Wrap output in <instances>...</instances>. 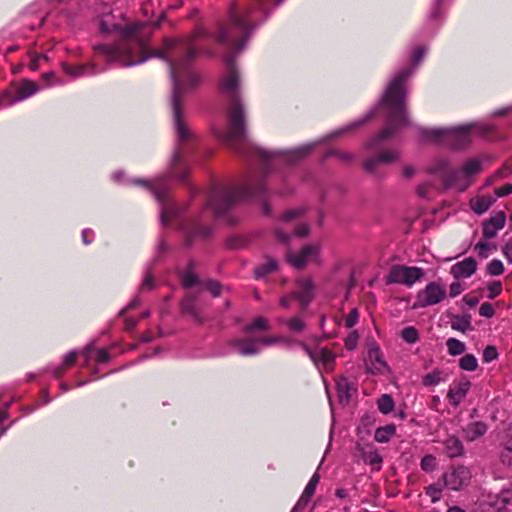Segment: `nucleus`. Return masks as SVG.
I'll use <instances>...</instances> for the list:
<instances>
[{
	"label": "nucleus",
	"instance_id": "obj_62",
	"mask_svg": "<svg viewBox=\"0 0 512 512\" xmlns=\"http://www.w3.org/2000/svg\"><path fill=\"white\" fill-rule=\"evenodd\" d=\"M358 317H359V314H358L357 309L351 310L345 319L346 327L352 328L357 323Z\"/></svg>",
	"mask_w": 512,
	"mask_h": 512
},
{
	"label": "nucleus",
	"instance_id": "obj_63",
	"mask_svg": "<svg viewBox=\"0 0 512 512\" xmlns=\"http://www.w3.org/2000/svg\"><path fill=\"white\" fill-rule=\"evenodd\" d=\"M154 288V278H153V275L150 273V272H147L144 279H143V282H142V285H141V289L142 290H151Z\"/></svg>",
	"mask_w": 512,
	"mask_h": 512
},
{
	"label": "nucleus",
	"instance_id": "obj_5",
	"mask_svg": "<svg viewBox=\"0 0 512 512\" xmlns=\"http://www.w3.org/2000/svg\"><path fill=\"white\" fill-rule=\"evenodd\" d=\"M430 174L437 175L443 182L445 189L451 188L456 185L461 175L471 177L482 171L481 162L478 159L472 158L467 160L461 170L452 168L447 160H439L428 169Z\"/></svg>",
	"mask_w": 512,
	"mask_h": 512
},
{
	"label": "nucleus",
	"instance_id": "obj_10",
	"mask_svg": "<svg viewBox=\"0 0 512 512\" xmlns=\"http://www.w3.org/2000/svg\"><path fill=\"white\" fill-rule=\"evenodd\" d=\"M447 296L446 287L441 282L428 283L416 295L414 307L425 308L442 302Z\"/></svg>",
	"mask_w": 512,
	"mask_h": 512
},
{
	"label": "nucleus",
	"instance_id": "obj_47",
	"mask_svg": "<svg viewBox=\"0 0 512 512\" xmlns=\"http://www.w3.org/2000/svg\"><path fill=\"white\" fill-rule=\"evenodd\" d=\"M133 183L140 185L144 189L149 190L150 192H161L160 191V184L159 180H142V179H135L133 180Z\"/></svg>",
	"mask_w": 512,
	"mask_h": 512
},
{
	"label": "nucleus",
	"instance_id": "obj_52",
	"mask_svg": "<svg viewBox=\"0 0 512 512\" xmlns=\"http://www.w3.org/2000/svg\"><path fill=\"white\" fill-rule=\"evenodd\" d=\"M201 82V76L199 73L190 71L184 81V84L190 88L197 87Z\"/></svg>",
	"mask_w": 512,
	"mask_h": 512
},
{
	"label": "nucleus",
	"instance_id": "obj_59",
	"mask_svg": "<svg viewBox=\"0 0 512 512\" xmlns=\"http://www.w3.org/2000/svg\"><path fill=\"white\" fill-rule=\"evenodd\" d=\"M479 314L483 317L491 318L495 314L493 305L488 302L481 304L479 308Z\"/></svg>",
	"mask_w": 512,
	"mask_h": 512
},
{
	"label": "nucleus",
	"instance_id": "obj_19",
	"mask_svg": "<svg viewBox=\"0 0 512 512\" xmlns=\"http://www.w3.org/2000/svg\"><path fill=\"white\" fill-rule=\"evenodd\" d=\"M398 159V152L395 150H384L380 152L376 157L366 159L363 162V168L369 173H373L377 166L381 163H392Z\"/></svg>",
	"mask_w": 512,
	"mask_h": 512
},
{
	"label": "nucleus",
	"instance_id": "obj_50",
	"mask_svg": "<svg viewBox=\"0 0 512 512\" xmlns=\"http://www.w3.org/2000/svg\"><path fill=\"white\" fill-rule=\"evenodd\" d=\"M498 358V351L495 346L489 345L487 346L482 355V360L485 363L492 362Z\"/></svg>",
	"mask_w": 512,
	"mask_h": 512
},
{
	"label": "nucleus",
	"instance_id": "obj_39",
	"mask_svg": "<svg viewBox=\"0 0 512 512\" xmlns=\"http://www.w3.org/2000/svg\"><path fill=\"white\" fill-rule=\"evenodd\" d=\"M448 353L452 356L461 355L465 352V344L456 338H449L446 342Z\"/></svg>",
	"mask_w": 512,
	"mask_h": 512
},
{
	"label": "nucleus",
	"instance_id": "obj_20",
	"mask_svg": "<svg viewBox=\"0 0 512 512\" xmlns=\"http://www.w3.org/2000/svg\"><path fill=\"white\" fill-rule=\"evenodd\" d=\"M476 269H477V261L472 257H468L462 261L455 263L451 267L450 272L453 275V277L456 279L468 278L476 272Z\"/></svg>",
	"mask_w": 512,
	"mask_h": 512
},
{
	"label": "nucleus",
	"instance_id": "obj_41",
	"mask_svg": "<svg viewBox=\"0 0 512 512\" xmlns=\"http://www.w3.org/2000/svg\"><path fill=\"white\" fill-rule=\"evenodd\" d=\"M473 125L472 134L477 135L484 139H491V136L495 132V127L493 125Z\"/></svg>",
	"mask_w": 512,
	"mask_h": 512
},
{
	"label": "nucleus",
	"instance_id": "obj_54",
	"mask_svg": "<svg viewBox=\"0 0 512 512\" xmlns=\"http://www.w3.org/2000/svg\"><path fill=\"white\" fill-rule=\"evenodd\" d=\"M487 290L489 291L488 297L490 299H494L495 297H497L498 295L501 294V292H502V283L500 281L490 282L487 285Z\"/></svg>",
	"mask_w": 512,
	"mask_h": 512
},
{
	"label": "nucleus",
	"instance_id": "obj_22",
	"mask_svg": "<svg viewBox=\"0 0 512 512\" xmlns=\"http://www.w3.org/2000/svg\"><path fill=\"white\" fill-rule=\"evenodd\" d=\"M487 503L495 512H512V493L503 491L499 495L489 496Z\"/></svg>",
	"mask_w": 512,
	"mask_h": 512
},
{
	"label": "nucleus",
	"instance_id": "obj_25",
	"mask_svg": "<svg viewBox=\"0 0 512 512\" xmlns=\"http://www.w3.org/2000/svg\"><path fill=\"white\" fill-rule=\"evenodd\" d=\"M495 198L487 194H476L470 199V207L477 214H483L495 202Z\"/></svg>",
	"mask_w": 512,
	"mask_h": 512
},
{
	"label": "nucleus",
	"instance_id": "obj_51",
	"mask_svg": "<svg viewBox=\"0 0 512 512\" xmlns=\"http://www.w3.org/2000/svg\"><path fill=\"white\" fill-rule=\"evenodd\" d=\"M441 487L437 484L429 485L426 488V494L431 498L433 503L437 502L441 498Z\"/></svg>",
	"mask_w": 512,
	"mask_h": 512
},
{
	"label": "nucleus",
	"instance_id": "obj_60",
	"mask_svg": "<svg viewBox=\"0 0 512 512\" xmlns=\"http://www.w3.org/2000/svg\"><path fill=\"white\" fill-rule=\"evenodd\" d=\"M211 234V228L208 226H200L196 228L190 235L189 239L196 238V237H207Z\"/></svg>",
	"mask_w": 512,
	"mask_h": 512
},
{
	"label": "nucleus",
	"instance_id": "obj_45",
	"mask_svg": "<svg viewBox=\"0 0 512 512\" xmlns=\"http://www.w3.org/2000/svg\"><path fill=\"white\" fill-rule=\"evenodd\" d=\"M401 338L409 343V344H413L415 342L418 341L419 339V334H418V331L416 330V328L412 327V326H409V327H405L402 331H401Z\"/></svg>",
	"mask_w": 512,
	"mask_h": 512
},
{
	"label": "nucleus",
	"instance_id": "obj_49",
	"mask_svg": "<svg viewBox=\"0 0 512 512\" xmlns=\"http://www.w3.org/2000/svg\"><path fill=\"white\" fill-rule=\"evenodd\" d=\"M470 326V320L466 317H458L452 322V328L461 332H465Z\"/></svg>",
	"mask_w": 512,
	"mask_h": 512
},
{
	"label": "nucleus",
	"instance_id": "obj_15",
	"mask_svg": "<svg viewBox=\"0 0 512 512\" xmlns=\"http://www.w3.org/2000/svg\"><path fill=\"white\" fill-rule=\"evenodd\" d=\"M306 351L319 370L331 372L335 365V354L328 348L309 349Z\"/></svg>",
	"mask_w": 512,
	"mask_h": 512
},
{
	"label": "nucleus",
	"instance_id": "obj_35",
	"mask_svg": "<svg viewBox=\"0 0 512 512\" xmlns=\"http://www.w3.org/2000/svg\"><path fill=\"white\" fill-rule=\"evenodd\" d=\"M87 67H93L92 64H77L72 65L66 62L61 63V68L67 75L72 77H79L84 74Z\"/></svg>",
	"mask_w": 512,
	"mask_h": 512
},
{
	"label": "nucleus",
	"instance_id": "obj_21",
	"mask_svg": "<svg viewBox=\"0 0 512 512\" xmlns=\"http://www.w3.org/2000/svg\"><path fill=\"white\" fill-rule=\"evenodd\" d=\"M231 346L242 356H252L260 352L256 338H237L231 341Z\"/></svg>",
	"mask_w": 512,
	"mask_h": 512
},
{
	"label": "nucleus",
	"instance_id": "obj_2",
	"mask_svg": "<svg viewBox=\"0 0 512 512\" xmlns=\"http://www.w3.org/2000/svg\"><path fill=\"white\" fill-rule=\"evenodd\" d=\"M226 73L219 77L218 92L230 101L226 110L227 130L213 129V134L225 145L240 151L246 135L244 108L240 102V79L234 56L224 57Z\"/></svg>",
	"mask_w": 512,
	"mask_h": 512
},
{
	"label": "nucleus",
	"instance_id": "obj_48",
	"mask_svg": "<svg viewBox=\"0 0 512 512\" xmlns=\"http://www.w3.org/2000/svg\"><path fill=\"white\" fill-rule=\"evenodd\" d=\"M486 271L489 275L498 276L504 272L503 263L498 259H493L487 265Z\"/></svg>",
	"mask_w": 512,
	"mask_h": 512
},
{
	"label": "nucleus",
	"instance_id": "obj_24",
	"mask_svg": "<svg viewBox=\"0 0 512 512\" xmlns=\"http://www.w3.org/2000/svg\"><path fill=\"white\" fill-rule=\"evenodd\" d=\"M157 201L162 205L161 218L163 222H168L172 217L180 213L177 205L169 202V194H155Z\"/></svg>",
	"mask_w": 512,
	"mask_h": 512
},
{
	"label": "nucleus",
	"instance_id": "obj_28",
	"mask_svg": "<svg viewBox=\"0 0 512 512\" xmlns=\"http://www.w3.org/2000/svg\"><path fill=\"white\" fill-rule=\"evenodd\" d=\"M181 308L184 313L190 315L196 322L201 323L203 321L201 314L196 305V298L193 296H187L181 302Z\"/></svg>",
	"mask_w": 512,
	"mask_h": 512
},
{
	"label": "nucleus",
	"instance_id": "obj_27",
	"mask_svg": "<svg viewBox=\"0 0 512 512\" xmlns=\"http://www.w3.org/2000/svg\"><path fill=\"white\" fill-rule=\"evenodd\" d=\"M486 431L487 425L484 422H473L464 429V437L468 441H475L477 438L483 436Z\"/></svg>",
	"mask_w": 512,
	"mask_h": 512
},
{
	"label": "nucleus",
	"instance_id": "obj_6",
	"mask_svg": "<svg viewBox=\"0 0 512 512\" xmlns=\"http://www.w3.org/2000/svg\"><path fill=\"white\" fill-rule=\"evenodd\" d=\"M117 25L118 24H116V26ZM113 30L121 35L115 29V25L113 26ZM120 38L121 42L118 44H98L93 47V50L96 54L103 55L108 62L117 61L125 66L142 63L143 61H140V50L135 52L127 46L128 43L134 42L137 44V42L135 40H124L122 36H120Z\"/></svg>",
	"mask_w": 512,
	"mask_h": 512
},
{
	"label": "nucleus",
	"instance_id": "obj_16",
	"mask_svg": "<svg viewBox=\"0 0 512 512\" xmlns=\"http://www.w3.org/2000/svg\"><path fill=\"white\" fill-rule=\"evenodd\" d=\"M443 478L445 486L451 490L457 491L469 483L471 473L468 468L464 466H458L444 474Z\"/></svg>",
	"mask_w": 512,
	"mask_h": 512
},
{
	"label": "nucleus",
	"instance_id": "obj_11",
	"mask_svg": "<svg viewBox=\"0 0 512 512\" xmlns=\"http://www.w3.org/2000/svg\"><path fill=\"white\" fill-rule=\"evenodd\" d=\"M319 244L305 245L299 252L287 251L286 259L288 263L296 269H303L309 261L320 263Z\"/></svg>",
	"mask_w": 512,
	"mask_h": 512
},
{
	"label": "nucleus",
	"instance_id": "obj_46",
	"mask_svg": "<svg viewBox=\"0 0 512 512\" xmlns=\"http://www.w3.org/2000/svg\"><path fill=\"white\" fill-rule=\"evenodd\" d=\"M326 156L327 157L334 156L339 161L346 163V164L351 163L354 159V155L352 153L347 152V151H342V150H331L326 154Z\"/></svg>",
	"mask_w": 512,
	"mask_h": 512
},
{
	"label": "nucleus",
	"instance_id": "obj_44",
	"mask_svg": "<svg viewBox=\"0 0 512 512\" xmlns=\"http://www.w3.org/2000/svg\"><path fill=\"white\" fill-rule=\"evenodd\" d=\"M283 323L287 325L290 331L295 333L302 332L306 327V323L300 317H292L291 319L283 320Z\"/></svg>",
	"mask_w": 512,
	"mask_h": 512
},
{
	"label": "nucleus",
	"instance_id": "obj_9",
	"mask_svg": "<svg viewBox=\"0 0 512 512\" xmlns=\"http://www.w3.org/2000/svg\"><path fill=\"white\" fill-rule=\"evenodd\" d=\"M423 276L424 270L422 268L394 265L386 276V283L402 284L411 287L415 282L421 280Z\"/></svg>",
	"mask_w": 512,
	"mask_h": 512
},
{
	"label": "nucleus",
	"instance_id": "obj_57",
	"mask_svg": "<svg viewBox=\"0 0 512 512\" xmlns=\"http://www.w3.org/2000/svg\"><path fill=\"white\" fill-rule=\"evenodd\" d=\"M311 498V495H307L305 492H303L291 512H298L304 510L308 503L310 502Z\"/></svg>",
	"mask_w": 512,
	"mask_h": 512
},
{
	"label": "nucleus",
	"instance_id": "obj_4",
	"mask_svg": "<svg viewBox=\"0 0 512 512\" xmlns=\"http://www.w3.org/2000/svg\"><path fill=\"white\" fill-rule=\"evenodd\" d=\"M411 75V68H403L387 84L380 99V106L387 112V123L381 131L367 140L365 143L366 150L378 149L382 142L392 138L399 128L409 125L406 102L407 84Z\"/></svg>",
	"mask_w": 512,
	"mask_h": 512
},
{
	"label": "nucleus",
	"instance_id": "obj_58",
	"mask_svg": "<svg viewBox=\"0 0 512 512\" xmlns=\"http://www.w3.org/2000/svg\"><path fill=\"white\" fill-rule=\"evenodd\" d=\"M421 468L424 471H432L436 466L435 457L432 455H426L421 460Z\"/></svg>",
	"mask_w": 512,
	"mask_h": 512
},
{
	"label": "nucleus",
	"instance_id": "obj_38",
	"mask_svg": "<svg viewBox=\"0 0 512 512\" xmlns=\"http://www.w3.org/2000/svg\"><path fill=\"white\" fill-rule=\"evenodd\" d=\"M474 249L480 258L485 259L490 255L492 251H495L497 247L495 244H491L484 239L482 241H479L475 245Z\"/></svg>",
	"mask_w": 512,
	"mask_h": 512
},
{
	"label": "nucleus",
	"instance_id": "obj_26",
	"mask_svg": "<svg viewBox=\"0 0 512 512\" xmlns=\"http://www.w3.org/2000/svg\"><path fill=\"white\" fill-rule=\"evenodd\" d=\"M82 354L86 361H89L93 357L97 364L107 363L111 359L110 353L107 349H94L91 346L86 347Z\"/></svg>",
	"mask_w": 512,
	"mask_h": 512
},
{
	"label": "nucleus",
	"instance_id": "obj_13",
	"mask_svg": "<svg viewBox=\"0 0 512 512\" xmlns=\"http://www.w3.org/2000/svg\"><path fill=\"white\" fill-rule=\"evenodd\" d=\"M237 194H210L207 207L212 210L217 218L225 217L236 203Z\"/></svg>",
	"mask_w": 512,
	"mask_h": 512
},
{
	"label": "nucleus",
	"instance_id": "obj_18",
	"mask_svg": "<svg viewBox=\"0 0 512 512\" xmlns=\"http://www.w3.org/2000/svg\"><path fill=\"white\" fill-rule=\"evenodd\" d=\"M293 297L297 299L302 308H306L314 298V283L310 278H300L296 281V290Z\"/></svg>",
	"mask_w": 512,
	"mask_h": 512
},
{
	"label": "nucleus",
	"instance_id": "obj_14",
	"mask_svg": "<svg viewBox=\"0 0 512 512\" xmlns=\"http://www.w3.org/2000/svg\"><path fill=\"white\" fill-rule=\"evenodd\" d=\"M365 366L367 372L371 374H384L390 371L388 364L384 360L381 349L376 344L369 346Z\"/></svg>",
	"mask_w": 512,
	"mask_h": 512
},
{
	"label": "nucleus",
	"instance_id": "obj_7",
	"mask_svg": "<svg viewBox=\"0 0 512 512\" xmlns=\"http://www.w3.org/2000/svg\"><path fill=\"white\" fill-rule=\"evenodd\" d=\"M38 89L37 83L30 79H22L20 82L12 81L0 92V107H9L25 100L34 95Z\"/></svg>",
	"mask_w": 512,
	"mask_h": 512
},
{
	"label": "nucleus",
	"instance_id": "obj_36",
	"mask_svg": "<svg viewBox=\"0 0 512 512\" xmlns=\"http://www.w3.org/2000/svg\"><path fill=\"white\" fill-rule=\"evenodd\" d=\"M426 53V48L422 45H418L413 48L410 55V66L408 68L414 69L421 63Z\"/></svg>",
	"mask_w": 512,
	"mask_h": 512
},
{
	"label": "nucleus",
	"instance_id": "obj_37",
	"mask_svg": "<svg viewBox=\"0 0 512 512\" xmlns=\"http://www.w3.org/2000/svg\"><path fill=\"white\" fill-rule=\"evenodd\" d=\"M378 409L383 414H389L393 411L395 403L389 394H383L377 401Z\"/></svg>",
	"mask_w": 512,
	"mask_h": 512
},
{
	"label": "nucleus",
	"instance_id": "obj_17",
	"mask_svg": "<svg viewBox=\"0 0 512 512\" xmlns=\"http://www.w3.org/2000/svg\"><path fill=\"white\" fill-rule=\"evenodd\" d=\"M506 223V215L503 211L492 214L482 223V236L485 240L493 239L502 230Z\"/></svg>",
	"mask_w": 512,
	"mask_h": 512
},
{
	"label": "nucleus",
	"instance_id": "obj_29",
	"mask_svg": "<svg viewBox=\"0 0 512 512\" xmlns=\"http://www.w3.org/2000/svg\"><path fill=\"white\" fill-rule=\"evenodd\" d=\"M362 460L369 465H377L376 470H380V465L383 461L382 456L374 448L365 449L359 448Z\"/></svg>",
	"mask_w": 512,
	"mask_h": 512
},
{
	"label": "nucleus",
	"instance_id": "obj_3",
	"mask_svg": "<svg viewBox=\"0 0 512 512\" xmlns=\"http://www.w3.org/2000/svg\"><path fill=\"white\" fill-rule=\"evenodd\" d=\"M284 0H247L246 6L239 10L232 2L229 8L230 22L219 26L216 41L220 44L241 50L249 33L265 21L274 8Z\"/></svg>",
	"mask_w": 512,
	"mask_h": 512
},
{
	"label": "nucleus",
	"instance_id": "obj_64",
	"mask_svg": "<svg viewBox=\"0 0 512 512\" xmlns=\"http://www.w3.org/2000/svg\"><path fill=\"white\" fill-rule=\"evenodd\" d=\"M502 253L507 261L512 264V238L503 246Z\"/></svg>",
	"mask_w": 512,
	"mask_h": 512
},
{
	"label": "nucleus",
	"instance_id": "obj_56",
	"mask_svg": "<svg viewBox=\"0 0 512 512\" xmlns=\"http://www.w3.org/2000/svg\"><path fill=\"white\" fill-rule=\"evenodd\" d=\"M305 212V209L304 208H296V209H291V210H288L287 212H285L282 216V220L284 222H289L293 219H296V218H299L300 216H302Z\"/></svg>",
	"mask_w": 512,
	"mask_h": 512
},
{
	"label": "nucleus",
	"instance_id": "obj_61",
	"mask_svg": "<svg viewBox=\"0 0 512 512\" xmlns=\"http://www.w3.org/2000/svg\"><path fill=\"white\" fill-rule=\"evenodd\" d=\"M182 283L185 288H191L198 283V279L193 273L187 272L183 275Z\"/></svg>",
	"mask_w": 512,
	"mask_h": 512
},
{
	"label": "nucleus",
	"instance_id": "obj_53",
	"mask_svg": "<svg viewBox=\"0 0 512 512\" xmlns=\"http://www.w3.org/2000/svg\"><path fill=\"white\" fill-rule=\"evenodd\" d=\"M319 481H320V476L316 472L310 478V480H309L308 484L306 485L303 492H305L307 495L313 496Z\"/></svg>",
	"mask_w": 512,
	"mask_h": 512
},
{
	"label": "nucleus",
	"instance_id": "obj_55",
	"mask_svg": "<svg viewBox=\"0 0 512 512\" xmlns=\"http://www.w3.org/2000/svg\"><path fill=\"white\" fill-rule=\"evenodd\" d=\"M41 79L47 84V85H56L61 84L62 79L55 73V72H46L41 75Z\"/></svg>",
	"mask_w": 512,
	"mask_h": 512
},
{
	"label": "nucleus",
	"instance_id": "obj_34",
	"mask_svg": "<svg viewBox=\"0 0 512 512\" xmlns=\"http://www.w3.org/2000/svg\"><path fill=\"white\" fill-rule=\"evenodd\" d=\"M395 432L396 426L394 424L379 427L375 431L374 439L379 443H386L395 435Z\"/></svg>",
	"mask_w": 512,
	"mask_h": 512
},
{
	"label": "nucleus",
	"instance_id": "obj_31",
	"mask_svg": "<svg viewBox=\"0 0 512 512\" xmlns=\"http://www.w3.org/2000/svg\"><path fill=\"white\" fill-rule=\"evenodd\" d=\"M337 391L340 400H349L352 395V391H355L353 383L346 377H340L336 383Z\"/></svg>",
	"mask_w": 512,
	"mask_h": 512
},
{
	"label": "nucleus",
	"instance_id": "obj_30",
	"mask_svg": "<svg viewBox=\"0 0 512 512\" xmlns=\"http://www.w3.org/2000/svg\"><path fill=\"white\" fill-rule=\"evenodd\" d=\"M421 134L426 140L446 146L447 129H424Z\"/></svg>",
	"mask_w": 512,
	"mask_h": 512
},
{
	"label": "nucleus",
	"instance_id": "obj_23",
	"mask_svg": "<svg viewBox=\"0 0 512 512\" xmlns=\"http://www.w3.org/2000/svg\"><path fill=\"white\" fill-rule=\"evenodd\" d=\"M471 387L470 381H462L456 387L450 388L447 393V398L451 405L457 407L466 397Z\"/></svg>",
	"mask_w": 512,
	"mask_h": 512
},
{
	"label": "nucleus",
	"instance_id": "obj_12",
	"mask_svg": "<svg viewBox=\"0 0 512 512\" xmlns=\"http://www.w3.org/2000/svg\"><path fill=\"white\" fill-rule=\"evenodd\" d=\"M472 124L447 129L446 146L452 150H462L471 143Z\"/></svg>",
	"mask_w": 512,
	"mask_h": 512
},
{
	"label": "nucleus",
	"instance_id": "obj_1",
	"mask_svg": "<svg viewBox=\"0 0 512 512\" xmlns=\"http://www.w3.org/2000/svg\"><path fill=\"white\" fill-rule=\"evenodd\" d=\"M160 26V21L153 24L135 21L124 26L117 25L115 29L124 40H135L140 48V61L149 58H159L170 62L173 68L185 63H190L196 57L197 50L194 41L206 34L204 28L195 29L191 35L185 37H164L161 47L151 48V40L154 30Z\"/></svg>",
	"mask_w": 512,
	"mask_h": 512
},
{
	"label": "nucleus",
	"instance_id": "obj_40",
	"mask_svg": "<svg viewBox=\"0 0 512 512\" xmlns=\"http://www.w3.org/2000/svg\"><path fill=\"white\" fill-rule=\"evenodd\" d=\"M444 373L439 369H434L430 373L426 374L423 377V384L425 386H435L438 385L442 380H444Z\"/></svg>",
	"mask_w": 512,
	"mask_h": 512
},
{
	"label": "nucleus",
	"instance_id": "obj_8",
	"mask_svg": "<svg viewBox=\"0 0 512 512\" xmlns=\"http://www.w3.org/2000/svg\"><path fill=\"white\" fill-rule=\"evenodd\" d=\"M174 122L179 141L185 143L192 139L193 134L188 128L184 119V94L182 88L176 85L172 98Z\"/></svg>",
	"mask_w": 512,
	"mask_h": 512
},
{
	"label": "nucleus",
	"instance_id": "obj_43",
	"mask_svg": "<svg viewBox=\"0 0 512 512\" xmlns=\"http://www.w3.org/2000/svg\"><path fill=\"white\" fill-rule=\"evenodd\" d=\"M459 366L466 371H475L478 367V362L474 355L466 354L459 360Z\"/></svg>",
	"mask_w": 512,
	"mask_h": 512
},
{
	"label": "nucleus",
	"instance_id": "obj_32",
	"mask_svg": "<svg viewBox=\"0 0 512 512\" xmlns=\"http://www.w3.org/2000/svg\"><path fill=\"white\" fill-rule=\"evenodd\" d=\"M445 448L450 458L461 456L464 451L462 442L454 436H450L445 440Z\"/></svg>",
	"mask_w": 512,
	"mask_h": 512
},
{
	"label": "nucleus",
	"instance_id": "obj_33",
	"mask_svg": "<svg viewBox=\"0 0 512 512\" xmlns=\"http://www.w3.org/2000/svg\"><path fill=\"white\" fill-rule=\"evenodd\" d=\"M270 329H271V324H270L269 320L266 319L265 317L259 316V317H256L252 322L247 324L243 328V331L246 333H252L256 330L269 331Z\"/></svg>",
	"mask_w": 512,
	"mask_h": 512
},
{
	"label": "nucleus",
	"instance_id": "obj_42",
	"mask_svg": "<svg viewBox=\"0 0 512 512\" xmlns=\"http://www.w3.org/2000/svg\"><path fill=\"white\" fill-rule=\"evenodd\" d=\"M277 269V262L273 259H268L266 263L255 268V276L257 278L264 277L265 275Z\"/></svg>",
	"mask_w": 512,
	"mask_h": 512
}]
</instances>
